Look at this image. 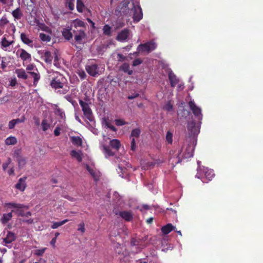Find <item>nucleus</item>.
Segmentation results:
<instances>
[{
	"instance_id": "nucleus-44",
	"label": "nucleus",
	"mask_w": 263,
	"mask_h": 263,
	"mask_svg": "<svg viewBox=\"0 0 263 263\" xmlns=\"http://www.w3.org/2000/svg\"><path fill=\"white\" fill-rule=\"evenodd\" d=\"M46 248H43L42 249H39L35 250L34 252V254L37 256H42L43 255V254L45 253Z\"/></svg>"
},
{
	"instance_id": "nucleus-61",
	"label": "nucleus",
	"mask_w": 263,
	"mask_h": 263,
	"mask_svg": "<svg viewBox=\"0 0 263 263\" xmlns=\"http://www.w3.org/2000/svg\"><path fill=\"white\" fill-rule=\"evenodd\" d=\"M139 241L135 238H132L131 240L130 244L132 246H138Z\"/></svg>"
},
{
	"instance_id": "nucleus-47",
	"label": "nucleus",
	"mask_w": 263,
	"mask_h": 263,
	"mask_svg": "<svg viewBox=\"0 0 263 263\" xmlns=\"http://www.w3.org/2000/svg\"><path fill=\"white\" fill-rule=\"evenodd\" d=\"M8 64L7 58L6 57H3L1 63V68L3 70L7 67Z\"/></svg>"
},
{
	"instance_id": "nucleus-63",
	"label": "nucleus",
	"mask_w": 263,
	"mask_h": 263,
	"mask_svg": "<svg viewBox=\"0 0 263 263\" xmlns=\"http://www.w3.org/2000/svg\"><path fill=\"white\" fill-rule=\"evenodd\" d=\"M118 60L120 62H122L125 60V57L121 53H118L117 55Z\"/></svg>"
},
{
	"instance_id": "nucleus-6",
	"label": "nucleus",
	"mask_w": 263,
	"mask_h": 263,
	"mask_svg": "<svg viewBox=\"0 0 263 263\" xmlns=\"http://www.w3.org/2000/svg\"><path fill=\"white\" fill-rule=\"evenodd\" d=\"M85 69L87 72L90 76L96 77L100 74L99 67L98 65L97 64L89 62L87 65H86Z\"/></svg>"
},
{
	"instance_id": "nucleus-25",
	"label": "nucleus",
	"mask_w": 263,
	"mask_h": 263,
	"mask_svg": "<svg viewBox=\"0 0 263 263\" xmlns=\"http://www.w3.org/2000/svg\"><path fill=\"white\" fill-rule=\"evenodd\" d=\"M12 15L14 20H19L23 16V14L20 7L17 8L12 12Z\"/></svg>"
},
{
	"instance_id": "nucleus-40",
	"label": "nucleus",
	"mask_w": 263,
	"mask_h": 263,
	"mask_svg": "<svg viewBox=\"0 0 263 263\" xmlns=\"http://www.w3.org/2000/svg\"><path fill=\"white\" fill-rule=\"evenodd\" d=\"M13 156L15 160L22 157L23 156L21 150L20 149H15L13 152Z\"/></svg>"
},
{
	"instance_id": "nucleus-51",
	"label": "nucleus",
	"mask_w": 263,
	"mask_h": 263,
	"mask_svg": "<svg viewBox=\"0 0 263 263\" xmlns=\"http://www.w3.org/2000/svg\"><path fill=\"white\" fill-rule=\"evenodd\" d=\"M157 163H156V162H148L147 163H146V167L145 166H143V167L144 169L146 170V169H149V168H153L155 166V165L157 164Z\"/></svg>"
},
{
	"instance_id": "nucleus-58",
	"label": "nucleus",
	"mask_w": 263,
	"mask_h": 263,
	"mask_svg": "<svg viewBox=\"0 0 263 263\" xmlns=\"http://www.w3.org/2000/svg\"><path fill=\"white\" fill-rule=\"evenodd\" d=\"M142 63V60L140 59H136L133 62V66H136Z\"/></svg>"
},
{
	"instance_id": "nucleus-3",
	"label": "nucleus",
	"mask_w": 263,
	"mask_h": 263,
	"mask_svg": "<svg viewBox=\"0 0 263 263\" xmlns=\"http://www.w3.org/2000/svg\"><path fill=\"white\" fill-rule=\"evenodd\" d=\"M156 43L153 41H151L144 44H140L137 48V50L138 52H146L149 53L156 49Z\"/></svg>"
},
{
	"instance_id": "nucleus-59",
	"label": "nucleus",
	"mask_w": 263,
	"mask_h": 263,
	"mask_svg": "<svg viewBox=\"0 0 263 263\" xmlns=\"http://www.w3.org/2000/svg\"><path fill=\"white\" fill-rule=\"evenodd\" d=\"M117 247L116 250V253H118V254H123V250L121 248V245L119 243H117Z\"/></svg>"
},
{
	"instance_id": "nucleus-30",
	"label": "nucleus",
	"mask_w": 263,
	"mask_h": 263,
	"mask_svg": "<svg viewBox=\"0 0 263 263\" xmlns=\"http://www.w3.org/2000/svg\"><path fill=\"white\" fill-rule=\"evenodd\" d=\"M109 144L111 147L116 151H118L121 146L120 142L118 139H112L110 140Z\"/></svg>"
},
{
	"instance_id": "nucleus-4",
	"label": "nucleus",
	"mask_w": 263,
	"mask_h": 263,
	"mask_svg": "<svg viewBox=\"0 0 263 263\" xmlns=\"http://www.w3.org/2000/svg\"><path fill=\"white\" fill-rule=\"evenodd\" d=\"M79 104L82 108L85 117L89 121H92L93 120L92 112L89 104L82 100H79Z\"/></svg>"
},
{
	"instance_id": "nucleus-28",
	"label": "nucleus",
	"mask_w": 263,
	"mask_h": 263,
	"mask_svg": "<svg viewBox=\"0 0 263 263\" xmlns=\"http://www.w3.org/2000/svg\"><path fill=\"white\" fill-rule=\"evenodd\" d=\"M120 69L125 73H127L129 75H132L133 73V70L129 69V65L127 63H123L120 66Z\"/></svg>"
},
{
	"instance_id": "nucleus-1",
	"label": "nucleus",
	"mask_w": 263,
	"mask_h": 263,
	"mask_svg": "<svg viewBox=\"0 0 263 263\" xmlns=\"http://www.w3.org/2000/svg\"><path fill=\"white\" fill-rule=\"evenodd\" d=\"M53 77L50 82L51 87L55 89L62 88L66 82V79L58 72H53Z\"/></svg>"
},
{
	"instance_id": "nucleus-21",
	"label": "nucleus",
	"mask_w": 263,
	"mask_h": 263,
	"mask_svg": "<svg viewBox=\"0 0 263 263\" xmlns=\"http://www.w3.org/2000/svg\"><path fill=\"white\" fill-rule=\"evenodd\" d=\"M15 73L19 79L23 80H27L28 79V75L25 70L23 68L15 69Z\"/></svg>"
},
{
	"instance_id": "nucleus-12",
	"label": "nucleus",
	"mask_w": 263,
	"mask_h": 263,
	"mask_svg": "<svg viewBox=\"0 0 263 263\" xmlns=\"http://www.w3.org/2000/svg\"><path fill=\"white\" fill-rule=\"evenodd\" d=\"M16 240V235L15 233L8 231L5 238L3 239V242L5 243V246L8 247V244H10Z\"/></svg>"
},
{
	"instance_id": "nucleus-56",
	"label": "nucleus",
	"mask_w": 263,
	"mask_h": 263,
	"mask_svg": "<svg viewBox=\"0 0 263 263\" xmlns=\"http://www.w3.org/2000/svg\"><path fill=\"white\" fill-rule=\"evenodd\" d=\"M13 0H0V3L3 5H8L9 6H12L13 5Z\"/></svg>"
},
{
	"instance_id": "nucleus-37",
	"label": "nucleus",
	"mask_w": 263,
	"mask_h": 263,
	"mask_svg": "<svg viewBox=\"0 0 263 263\" xmlns=\"http://www.w3.org/2000/svg\"><path fill=\"white\" fill-rule=\"evenodd\" d=\"M16 161H17L20 168L24 167L26 164V159L23 156L16 160Z\"/></svg>"
},
{
	"instance_id": "nucleus-38",
	"label": "nucleus",
	"mask_w": 263,
	"mask_h": 263,
	"mask_svg": "<svg viewBox=\"0 0 263 263\" xmlns=\"http://www.w3.org/2000/svg\"><path fill=\"white\" fill-rule=\"evenodd\" d=\"M85 5L81 0H77V11L81 13L83 11Z\"/></svg>"
},
{
	"instance_id": "nucleus-42",
	"label": "nucleus",
	"mask_w": 263,
	"mask_h": 263,
	"mask_svg": "<svg viewBox=\"0 0 263 263\" xmlns=\"http://www.w3.org/2000/svg\"><path fill=\"white\" fill-rule=\"evenodd\" d=\"M41 125L42 129L44 132L46 131L50 127V124L48 123L47 120L46 119L43 120Z\"/></svg>"
},
{
	"instance_id": "nucleus-54",
	"label": "nucleus",
	"mask_w": 263,
	"mask_h": 263,
	"mask_svg": "<svg viewBox=\"0 0 263 263\" xmlns=\"http://www.w3.org/2000/svg\"><path fill=\"white\" fill-rule=\"evenodd\" d=\"M78 231H80L82 233L85 232V223L83 222H82L78 225Z\"/></svg>"
},
{
	"instance_id": "nucleus-2",
	"label": "nucleus",
	"mask_w": 263,
	"mask_h": 263,
	"mask_svg": "<svg viewBox=\"0 0 263 263\" xmlns=\"http://www.w3.org/2000/svg\"><path fill=\"white\" fill-rule=\"evenodd\" d=\"M85 29H73L72 32L74 35L75 42L78 44H82L84 43L83 40L86 38L87 35Z\"/></svg>"
},
{
	"instance_id": "nucleus-49",
	"label": "nucleus",
	"mask_w": 263,
	"mask_h": 263,
	"mask_svg": "<svg viewBox=\"0 0 263 263\" xmlns=\"http://www.w3.org/2000/svg\"><path fill=\"white\" fill-rule=\"evenodd\" d=\"M173 134L169 131L166 133V140L168 143H172L173 142Z\"/></svg>"
},
{
	"instance_id": "nucleus-23",
	"label": "nucleus",
	"mask_w": 263,
	"mask_h": 263,
	"mask_svg": "<svg viewBox=\"0 0 263 263\" xmlns=\"http://www.w3.org/2000/svg\"><path fill=\"white\" fill-rule=\"evenodd\" d=\"M12 213L13 212H11L7 214H4L0 219L1 223L3 224H5L9 221L13 217Z\"/></svg>"
},
{
	"instance_id": "nucleus-43",
	"label": "nucleus",
	"mask_w": 263,
	"mask_h": 263,
	"mask_svg": "<svg viewBox=\"0 0 263 263\" xmlns=\"http://www.w3.org/2000/svg\"><path fill=\"white\" fill-rule=\"evenodd\" d=\"M104 152L108 156H112L115 153L111 150L109 146H105L103 147Z\"/></svg>"
},
{
	"instance_id": "nucleus-11",
	"label": "nucleus",
	"mask_w": 263,
	"mask_h": 263,
	"mask_svg": "<svg viewBox=\"0 0 263 263\" xmlns=\"http://www.w3.org/2000/svg\"><path fill=\"white\" fill-rule=\"evenodd\" d=\"M129 35V30L127 28H125L118 33L116 39L118 41L124 42L128 37Z\"/></svg>"
},
{
	"instance_id": "nucleus-31",
	"label": "nucleus",
	"mask_w": 263,
	"mask_h": 263,
	"mask_svg": "<svg viewBox=\"0 0 263 263\" xmlns=\"http://www.w3.org/2000/svg\"><path fill=\"white\" fill-rule=\"evenodd\" d=\"M39 37L42 42L45 43L49 42L51 40V37L49 35L44 33H40L39 34Z\"/></svg>"
},
{
	"instance_id": "nucleus-60",
	"label": "nucleus",
	"mask_w": 263,
	"mask_h": 263,
	"mask_svg": "<svg viewBox=\"0 0 263 263\" xmlns=\"http://www.w3.org/2000/svg\"><path fill=\"white\" fill-rule=\"evenodd\" d=\"M16 125L14 119L9 121L8 126L9 129H13Z\"/></svg>"
},
{
	"instance_id": "nucleus-50",
	"label": "nucleus",
	"mask_w": 263,
	"mask_h": 263,
	"mask_svg": "<svg viewBox=\"0 0 263 263\" xmlns=\"http://www.w3.org/2000/svg\"><path fill=\"white\" fill-rule=\"evenodd\" d=\"M115 122L117 126H122L127 124V123L124 120L120 119H116L115 120Z\"/></svg>"
},
{
	"instance_id": "nucleus-17",
	"label": "nucleus",
	"mask_w": 263,
	"mask_h": 263,
	"mask_svg": "<svg viewBox=\"0 0 263 263\" xmlns=\"http://www.w3.org/2000/svg\"><path fill=\"white\" fill-rule=\"evenodd\" d=\"M20 38L24 44H26L31 47H33V40L30 39L28 35L26 34L25 33H22L20 35Z\"/></svg>"
},
{
	"instance_id": "nucleus-34",
	"label": "nucleus",
	"mask_w": 263,
	"mask_h": 263,
	"mask_svg": "<svg viewBox=\"0 0 263 263\" xmlns=\"http://www.w3.org/2000/svg\"><path fill=\"white\" fill-rule=\"evenodd\" d=\"M103 34L107 36H111V27L108 25H105L102 29Z\"/></svg>"
},
{
	"instance_id": "nucleus-33",
	"label": "nucleus",
	"mask_w": 263,
	"mask_h": 263,
	"mask_svg": "<svg viewBox=\"0 0 263 263\" xmlns=\"http://www.w3.org/2000/svg\"><path fill=\"white\" fill-rule=\"evenodd\" d=\"M28 73L32 76V77L33 78L34 81H33V85L36 86L38 81H39L40 79V75L39 73H36L34 72H28Z\"/></svg>"
},
{
	"instance_id": "nucleus-29",
	"label": "nucleus",
	"mask_w": 263,
	"mask_h": 263,
	"mask_svg": "<svg viewBox=\"0 0 263 263\" xmlns=\"http://www.w3.org/2000/svg\"><path fill=\"white\" fill-rule=\"evenodd\" d=\"M44 60L46 63H51L53 57L49 51H45L43 54Z\"/></svg>"
},
{
	"instance_id": "nucleus-16",
	"label": "nucleus",
	"mask_w": 263,
	"mask_h": 263,
	"mask_svg": "<svg viewBox=\"0 0 263 263\" xmlns=\"http://www.w3.org/2000/svg\"><path fill=\"white\" fill-rule=\"evenodd\" d=\"M168 76L171 86L173 87H175L177 84L179 83V79L172 71L168 72Z\"/></svg>"
},
{
	"instance_id": "nucleus-45",
	"label": "nucleus",
	"mask_w": 263,
	"mask_h": 263,
	"mask_svg": "<svg viewBox=\"0 0 263 263\" xmlns=\"http://www.w3.org/2000/svg\"><path fill=\"white\" fill-rule=\"evenodd\" d=\"M9 21L8 20L6 16H3L0 20V27H4L6 25L8 24Z\"/></svg>"
},
{
	"instance_id": "nucleus-57",
	"label": "nucleus",
	"mask_w": 263,
	"mask_h": 263,
	"mask_svg": "<svg viewBox=\"0 0 263 263\" xmlns=\"http://www.w3.org/2000/svg\"><path fill=\"white\" fill-rule=\"evenodd\" d=\"M120 199V196L119 194L115 192L113 195V200L115 201V202L117 203Z\"/></svg>"
},
{
	"instance_id": "nucleus-14",
	"label": "nucleus",
	"mask_w": 263,
	"mask_h": 263,
	"mask_svg": "<svg viewBox=\"0 0 263 263\" xmlns=\"http://www.w3.org/2000/svg\"><path fill=\"white\" fill-rule=\"evenodd\" d=\"M119 215L126 221H130L133 219V215L131 211H121Z\"/></svg>"
},
{
	"instance_id": "nucleus-9",
	"label": "nucleus",
	"mask_w": 263,
	"mask_h": 263,
	"mask_svg": "<svg viewBox=\"0 0 263 263\" xmlns=\"http://www.w3.org/2000/svg\"><path fill=\"white\" fill-rule=\"evenodd\" d=\"M196 177L199 179L205 178L208 181H211L215 177V173L213 170L206 169L204 172V175H200L198 172Z\"/></svg>"
},
{
	"instance_id": "nucleus-7",
	"label": "nucleus",
	"mask_w": 263,
	"mask_h": 263,
	"mask_svg": "<svg viewBox=\"0 0 263 263\" xmlns=\"http://www.w3.org/2000/svg\"><path fill=\"white\" fill-rule=\"evenodd\" d=\"M189 106L195 116L199 120L202 119V115L201 114V108L198 107L195 103L194 101L191 100L189 102Z\"/></svg>"
},
{
	"instance_id": "nucleus-20",
	"label": "nucleus",
	"mask_w": 263,
	"mask_h": 263,
	"mask_svg": "<svg viewBox=\"0 0 263 263\" xmlns=\"http://www.w3.org/2000/svg\"><path fill=\"white\" fill-rule=\"evenodd\" d=\"M175 227L171 223H168L162 227L161 229V231L163 234L167 235L172 231L175 230Z\"/></svg>"
},
{
	"instance_id": "nucleus-48",
	"label": "nucleus",
	"mask_w": 263,
	"mask_h": 263,
	"mask_svg": "<svg viewBox=\"0 0 263 263\" xmlns=\"http://www.w3.org/2000/svg\"><path fill=\"white\" fill-rule=\"evenodd\" d=\"M11 162V159L10 158H8L6 161L2 165L3 169L4 171L6 172L7 169L9 165L10 164Z\"/></svg>"
},
{
	"instance_id": "nucleus-41",
	"label": "nucleus",
	"mask_w": 263,
	"mask_h": 263,
	"mask_svg": "<svg viewBox=\"0 0 263 263\" xmlns=\"http://www.w3.org/2000/svg\"><path fill=\"white\" fill-rule=\"evenodd\" d=\"M75 0H65L66 6H68L70 10L74 9V2Z\"/></svg>"
},
{
	"instance_id": "nucleus-8",
	"label": "nucleus",
	"mask_w": 263,
	"mask_h": 263,
	"mask_svg": "<svg viewBox=\"0 0 263 263\" xmlns=\"http://www.w3.org/2000/svg\"><path fill=\"white\" fill-rule=\"evenodd\" d=\"M87 171L94 179V181H100L102 179V174L100 172L95 168H92L88 164L85 165Z\"/></svg>"
},
{
	"instance_id": "nucleus-22",
	"label": "nucleus",
	"mask_w": 263,
	"mask_h": 263,
	"mask_svg": "<svg viewBox=\"0 0 263 263\" xmlns=\"http://www.w3.org/2000/svg\"><path fill=\"white\" fill-rule=\"evenodd\" d=\"M70 155L72 158L76 159L78 162H82L83 154L81 151L78 152L76 150H72L70 152Z\"/></svg>"
},
{
	"instance_id": "nucleus-10",
	"label": "nucleus",
	"mask_w": 263,
	"mask_h": 263,
	"mask_svg": "<svg viewBox=\"0 0 263 263\" xmlns=\"http://www.w3.org/2000/svg\"><path fill=\"white\" fill-rule=\"evenodd\" d=\"M141 134V130L137 128L132 130L130 134V137H132L131 141V150L135 151L136 149V141L135 138H138Z\"/></svg>"
},
{
	"instance_id": "nucleus-27",
	"label": "nucleus",
	"mask_w": 263,
	"mask_h": 263,
	"mask_svg": "<svg viewBox=\"0 0 263 263\" xmlns=\"http://www.w3.org/2000/svg\"><path fill=\"white\" fill-rule=\"evenodd\" d=\"M14 41H8L4 36L2 37L1 41V46L2 48H6L14 43Z\"/></svg>"
},
{
	"instance_id": "nucleus-35",
	"label": "nucleus",
	"mask_w": 263,
	"mask_h": 263,
	"mask_svg": "<svg viewBox=\"0 0 263 263\" xmlns=\"http://www.w3.org/2000/svg\"><path fill=\"white\" fill-rule=\"evenodd\" d=\"M5 143L7 145H14L17 143V139L15 137L10 136L6 139Z\"/></svg>"
},
{
	"instance_id": "nucleus-64",
	"label": "nucleus",
	"mask_w": 263,
	"mask_h": 263,
	"mask_svg": "<svg viewBox=\"0 0 263 263\" xmlns=\"http://www.w3.org/2000/svg\"><path fill=\"white\" fill-rule=\"evenodd\" d=\"M61 129L60 127H56L54 130V134L55 136H58L60 135V131Z\"/></svg>"
},
{
	"instance_id": "nucleus-52",
	"label": "nucleus",
	"mask_w": 263,
	"mask_h": 263,
	"mask_svg": "<svg viewBox=\"0 0 263 263\" xmlns=\"http://www.w3.org/2000/svg\"><path fill=\"white\" fill-rule=\"evenodd\" d=\"M163 109L165 110L171 111L173 110V105L168 102L164 106Z\"/></svg>"
},
{
	"instance_id": "nucleus-5",
	"label": "nucleus",
	"mask_w": 263,
	"mask_h": 263,
	"mask_svg": "<svg viewBox=\"0 0 263 263\" xmlns=\"http://www.w3.org/2000/svg\"><path fill=\"white\" fill-rule=\"evenodd\" d=\"M133 7L131 10L133 12V21L134 22H139L143 17L142 9L139 5L133 4Z\"/></svg>"
},
{
	"instance_id": "nucleus-13",
	"label": "nucleus",
	"mask_w": 263,
	"mask_h": 263,
	"mask_svg": "<svg viewBox=\"0 0 263 263\" xmlns=\"http://www.w3.org/2000/svg\"><path fill=\"white\" fill-rule=\"evenodd\" d=\"M17 53L20 52V58L23 61L30 62L31 60V55L24 49H20L17 50Z\"/></svg>"
},
{
	"instance_id": "nucleus-53",
	"label": "nucleus",
	"mask_w": 263,
	"mask_h": 263,
	"mask_svg": "<svg viewBox=\"0 0 263 263\" xmlns=\"http://www.w3.org/2000/svg\"><path fill=\"white\" fill-rule=\"evenodd\" d=\"M55 114L59 115L61 119H63L65 117V115L64 111L60 108H57L55 110Z\"/></svg>"
},
{
	"instance_id": "nucleus-24",
	"label": "nucleus",
	"mask_w": 263,
	"mask_h": 263,
	"mask_svg": "<svg viewBox=\"0 0 263 263\" xmlns=\"http://www.w3.org/2000/svg\"><path fill=\"white\" fill-rule=\"evenodd\" d=\"M70 140L71 143L77 146H81L82 145V139L79 136H71Z\"/></svg>"
},
{
	"instance_id": "nucleus-36",
	"label": "nucleus",
	"mask_w": 263,
	"mask_h": 263,
	"mask_svg": "<svg viewBox=\"0 0 263 263\" xmlns=\"http://www.w3.org/2000/svg\"><path fill=\"white\" fill-rule=\"evenodd\" d=\"M69 220L68 219H65V220H64L63 221H59V222H53L52 225L51 227V228L52 229H57L59 227L62 226L63 224H65Z\"/></svg>"
},
{
	"instance_id": "nucleus-62",
	"label": "nucleus",
	"mask_w": 263,
	"mask_h": 263,
	"mask_svg": "<svg viewBox=\"0 0 263 263\" xmlns=\"http://www.w3.org/2000/svg\"><path fill=\"white\" fill-rule=\"evenodd\" d=\"M78 75L81 79H85L86 77V74L84 71H79Z\"/></svg>"
},
{
	"instance_id": "nucleus-39",
	"label": "nucleus",
	"mask_w": 263,
	"mask_h": 263,
	"mask_svg": "<svg viewBox=\"0 0 263 263\" xmlns=\"http://www.w3.org/2000/svg\"><path fill=\"white\" fill-rule=\"evenodd\" d=\"M15 187L16 189L20 190L21 191H24L26 188V184L25 182H18L16 185Z\"/></svg>"
},
{
	"instance_id": "nucleus-18",
	"label": "nucleus",
	"mask_w": 263,
	"mask_h": 263,
	"mask_svg": "<svg viewBox=\"0 0 263 263\" xmlns=\"http://www.w3.org/2000/svg\"><path fill=\"white\" fill-rule=\"evenodd\" d=\"M21 208H17L15 210H12V212L15 213L17 216L24 217L25 215L24 209H28V207L24 204H21Z\"/></svg>"
},
{
	"instance_id": "nucleus-46",
	"label": "nucleus",
	"mask_w": 263,
	"mask_h": 263,
	"mask_svg": "<svg viewBox=\"0 0 263 263\" xmlns=\"http://www.w3.org/2000/svg\"><path fill=\"white\" fill-rule=\"evenodd\" d=\"M7 208H13L14 209H17V208H20L19 206H21L20 203H13V202H8L5 204Z\"/></svg>"
},
{
	"instance_id": "nucleus-26",
	"label": "nucleus",
	"mask_w": 263,
	"mask_h": 263,
	"mask_svg": "<svg viewBox=\"0 0 263 263\" xmlns=\"http://www.w3.org/2000/svg\"><path fill=\"white\" fill-rule=\"evenodd\" d=\"M187 128L191 134L195 135L196 133L197 129L196 127V123L194 121L188 122Z\"/></svg>"
},
{
	"instance_id": "nucleus-55",
	"label": "nucleus",
	"mask_w": 263,
	"mask_h": 263,
	"mask_svg": "<svg viewBox=\"0 0 263 263\" xmlns=\"http://www.w3.org/2000/svg\"><path fill=\"white\" fill-rule=\"evenodd\" d=\"M14 120L16 124H18V123H22L25 121L26 117L24 115H23L20 118H17V119H14Z\"/></svg>"
},
{
	"instance_id": "nucleus-32",
	"label": "nucleus",
	"mask_w": 263,
	"mask_h": 263,
	"mask_svg": "<svg viewBox=\"0 0 263 263\" xmlns=\"http://www.w3.org/2000/svg\"><path fill=\"white\" fill-rule=\"evenodd\" d=\"M193 156V149L191 145H188L184 153L185 158H190Z\"/></svg>"
},
{
	"instance_id": "nucleus-15",
	"label": "nucleus",
	"mask_w": 263,
	"mask_h": 263,
	"mask_svg": "<svg viewBox=\"0 0 263 263\" xmlns=\"http://www.w3.org/2000/svg\"><path fill=\"white\" fill-rule=\"evenodd\" d=\"M72 24L74 27L73 29H85L86 30V24L81 20L77 18L73 21Z\"/></svg>"
},
{
	"instance_id": "nucleus-19",
	"label": "nucleus",
	"mask_w": 263,
	"mask_h": 263,
	"mask_svg": "<svg viewBox=\"0 0 263 263\" xmlns=\"http://www.w3.org/2000/svg\"><path fill=\"white\" fill-rule=\"evenodd\" d=\"M71 30V28H64L62 31L63 36L67 41L70 40L73 37V32Z\"/></svg>"
}]
</instances>
